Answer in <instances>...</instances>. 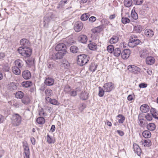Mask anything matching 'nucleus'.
<instances>
[{"label":"nucleus","instance_id":"nucleus-46","mask_svg":"<svg viewBox=\"0 0 158 158\" xmlns=\"http://www.w3.org/2000/svg\"><path fill=\"white\" fill-rule=\"evenodd\" d=\"M139 117L140 115H139L138 116V119L139 122V125L141 127H143L145 126L143 120L145 121L146 120H144L143 118H139Z\"/></svg>","mask_w":158,"mask_h":158},{"label":"nucleus","instance_id":"nucleus-37","mask_svg":"<svg viewBox=\"0 0 158 158\" xmlns=\"http://www.w3.org/2000/svg\"><path fill=\"white\" fill-rule=\"evenodd\" d=\"M114 55L115 56L118 57L121 55V50L119 48H115L114 51Z\"/></svg>","mask_w":158,"mask_h":158},{"label":"nucleus","instance_id":"nucleus-40","mask_svg":"<svg viewBox=\"0 0 158 158\" xmlns=\"http://www.w3.org/2000/svg\"><path fill=\"white\" fill-rule=\"evenodd\" d=\"M36 122L39 124H43L45 123V120L44 118L40 117L37 118Z\"/></svg>","mask_w":158,"mask_h":158},{"label":"nucleus","instance_id":"nucleus-21","mask_svg":"<svg viewBox=\"0 0 158 158\" xmlns=\"http://www.w3.org/2000/svg\"><path fill=\"white\" fill-rule=\"evenodd\" d=\"M88 94L86 92H82L80 94V97L81 99L85 100H87L88 97Z\"/></svg>","mask_w":158,"mask_h":158},{"label":"nucleus","instance_id":"nucleus-57","mask_svg":"<svg viewBox=\"0 0 158 158\" xmlns=\"http://www.w3.org/2000/svg\"><path fill=\"white\" fill-rule=\"evenodd\" d=\"M136 2V4L137 5H140L143 2V0H134Z\"/></svg>","mask_w":158,"mask_h":158},{"label":"nucleus","instance_id":"nucleus-19","mask_svg":"<svg viewBox=\"0 0 158 158\" xmlns=\"http://www.w3.org/2000/svg\"><path fill=\"white\" fill-rule=\"evenodd\" d=\"M81 91V89L77 88L75 89L71 90L69 94L71 97H75L77 95V92Z\"/></svg>","mask_w":158,"mask_h":158},{"label":"nucleus","instance_id":"nucleus-29","mask_svg":"<svg viewBox=\"0 0 158 158\" xmlns=\"http://www.w3.org/2000/svg\"><path fill=\"white\" fill-rule=\"evenodd\" d=\"M156 125L153 123H150L147 125V128L149 131H153L156 128Z\"/></svg>","mask_w":158,"mask_h":158},{"label":"nucleus","instance_id":"nucleus-43","mask_svg":"<svg viewBox=\"0 0 158 158\" xmlns=\"http://www.w3.org/2000/svg\"><path fill=\"white\" fill-rule=\"evenodd\" d=\"M117 117L120 118L118 120V123H123L125 120V117L122 114H118Z\"/></svg>","mask_w":158,"mask_h":158},{"label":"nucleus","instance_id":"nucleus-38","mask_svg":"<svg viewBox=\"0 0 158 158\" xmlns=\"http://www.w3.org/2000/svg\"><path fill=\"white\" fill-rule=\"evenodd\" d=\"M88 46L90 49L93 50H95L97 48V44L95 43H90L88 44Z\"/></svg>","mask_w":158,"mask_h":158},{"label":"nucleus","instance_id":"nucleus-34","mask_svg":"<svg viewBox=\"0 0 158 158\" xmlns=\"http://www.w3.org/2000/svg\"><path fill=\"white\" fill-rule=\"evenodd\" d=\"M131 18L134 20H136L138 18V15L137 13L135 12L134 9H132L131 12Z\"/></svg>","mask_w":158,"mask_h":158},{"label":"nucleus","instance_id":"nucleus-31","mask_svg":"<svg viewBox=\"0 0 158 158\" xmlns=\"http://www.w3.org/2000/svg\"><path fill=\"white\" fill-rule=\"evenodd\" d=\"M24 96V94L22 91H19L16 92L15 94V96L16 98L21 99Z\"/></svg>","mask_w":158,"mask_h":158},{"label":"nucleus","instance_id":"nucleus-11","mask_svg":"<svg viewBox=\"0 0 158 158\" xmlns=\"http://www.w3.org/2000/svg\"><path fill=\"white\" fill-rule=\"evenodd\" d=\"M130 52V50L128 49L124 50L121 54L122 58L123 59H127L129 56Z\"/></svg>","mask_w":158,"mask_h":158},{"label":"nucleus","instance_id":"nucleus-51","mask_svg":"<svg viewBox=\"0 0 158 158\" xmlns=\"http://www.w3.org/2000/svg\"><path fill=\"white\" fill-rule=\"evenodd\" d=\"M71 87L68 85H66L64 89V91L66 93L69 94L71 90Z\"/></svg>","mask_w":158,"mask_h":158},{"label":"nucleus","instance_id":"nucleus-36","mask_svg":"<svg viewBox=\"0 0 158 158\" xmlns=\"http://www.w3.org/2000/svg\"><path fill=\"white\" fill-rule=\"evenodd\" d=\"M22 102L24 104H28L30 102V99L28 96H24L22 100Z\"/></svg>","mask_w":158,"mask_h":158},{"label":"nucleus","instance_id":"nucleus-48","mask_svg":"<svg viewBox=\"0 0 158 158\" xmlns=\"http://www.w3.org/2000/svg\"><path fill=\"white\" fill-rule=\"evenodd\" d=\"M89 18V14L88 13H85L83 14L81 16V19L82 21L86 20Z\"/></svg>","mask_w":158,"mask_h":158},{"label":"nucleus","instance_id":"nucleus-12","mask_svg":"<svg viewBox=\"0 0 158 158\" xmlns=\"http://www.w3.org/2000/svg\"><path fill=\"white\" fill-rule=\"evenodd\" d=\"M22 75L23 78L26 80L29 79L31 77V73L28 70H25L23 72Z\"/></svg>","mask_w":158,"mask_h":158},{"label":"nucleus","instance_id":"nucleus-14","mask_svg":"<svg viewBox=\"0 0 158 158\" xmlns=\"http://www.w3.org/2000/svg\"><path fill=\"white\" fill-rule=\"evenodd\" d=\"M78 40L79 41L84 44L87 41L88 39L85 35H81L78 37Z\"/></svg>","mask_w":158,"mask_h":158},{"label":"nucleus","instance_id":"nucleus-49","mask_svg":"<svg viewBox=\"0 0 158 158\" xmlns=\"http://www.w3.org/2000/svg\"><path fill=\"white\" fill-rule=\"evenodd\" d=\"M152 115L150 114L147 113L145 116V118L148 121H151L152 119Z\"/></svg>","mask_w":158,"mask_h":158},{"label":"nucleus","instance_id":"nucleus-1","mask_svg":"<svg viewBox=\"0 0 158 158\" xmlns=\"http://www.w3.org/2000/svg\"><path fill=\"white\" fill-rule=\"evenodd\" d=\"M29 43V41L26 39H22L20 42V45L23 46L19 48L18 52L22 56L24 57L29 56L31 54V50L27 47Z\"/></svg>","mask_w":158,"mask_h":158},{"label":"nucleus","instance_id":"nucleus-63","mask_svg":"<svg viewBox=\"0 0 158 158\" xmlns=\"http://www.w3.org/2000/svg\"><path fill=\"white\" fill-rule=\"evenodd\" d=\"M48 67L50 69L52 68L53 67V64L52 63L48 62L47 64Z\"/></svg>","mask_w":158,"mask_h":158},{"label":"nucleus","instance_id":"nucleus-17","mask_svg":"<svg viewBox=\"0 0 158 158\" xmlns=\"http://www.w3.org/2000/svg\"><path fill=\"white\" fill-rule=\"evenodd\" d=\"M15 66L21 69L23 66L24 64L23 61L20 59L16 60L15 62Z\"/></svg>","mask_w":158,"mask_h":158},{"label":"nucleus","instance_id":"nucleus-45","mask_svg":"<svg viewBox=\"0 0 158 158\" xmlns=\"http://www.w3.org/2000/svg\"><path fill=\"white\" fill-rule=\"evenodd\" d=\"M47 140L49 143H53L54 142V140L53 137L50 136L49 135H47Z\"/></svg>","mask_w":158,"mask_h":158},{"label":"nucleus","instance_id":"nucleus-2","mask_svg":"<svg viewBox=\"0 0 158 158\" xmlns=\"http://www.w3.org/2000/svg\"><path fill=\"white\" fill-rule=\"evenodd\" d=\"M89 57L85 55H80L77 56V63L80 66H83L89 61Z\"/></svg>","mask_w":158,"mask_h":158},{"label":"nucleus","instance_id":"nucleus-55","mask_svg":"<svg viewBox=\"0 0 158 158\" xmlns=\"http://www.w3.org/2000/svg\"><path fill=\"white\" fill-rule=\"evenodd\" d=\"M45 93L46 96H48V97H49L51 96L52 95V90L50 89H47L45 91Z\"/></svg>","mask_w":158,"mask_h":158},{"label":"nucleus","instance_id":"nucleus-44","mask_svg":"<svg viewBox=\"0 0 158 158\" xmlns=\"http://www.w3.org/2000/svg\"><path fill=\"white\" fill-rule=\"evenodd\" d=\"M71 52L73 53H76L78 51V48L75 46H71L70 48Z\"/></svg>","mask_w":158,"mask_h":158},{"label":"nucleus","instance_id":"nucleus-25","mask_svg":"<svg viewBox=\"0 0 158 158\" xmlns=\"http://www.w3.org/2000/svg\"><path fill=\"white\" fill-rule=\"evenodd\" d=\"M143 28L140 25H137L134 27V31L136 33H140L143 30Z\"/></svg>","mask_w":158,"mask_h":158},{"label":"nucleus","instance_id":"nucleus-18","mask_svg":"<svg viewBox=\"0 0 158 158\" xmlns=\"http://www.w3.org/2000/svg\"><path fill=\"white\" fill-rule=\"evenodd\" d=\"M144 34L147 37H151L153 35L154 32L152 30L148 29L145 30Z\"/></svg>","mask_w":158,"mask_h":158},{"label":"nucleus","instance_id":"nucleus-6","mask_svg":"<svg viewBox=\"0 0 158 158\" xmlns=\"http://www.w3.org/2000/svg\"><path fill=\"white\" fill-rule=\"evenodd\" d=\"M23 148L25 155H24V158H30V152L28 144L26 142L23 143Z\"/></svg>","mask_w":158,"mask_h":158},{"label":"nucleus","instance_id":"nucleus-30","mask_svg":"<svg viewBox=\"0 0 158 158\" xmlns=\"http://www.w3.org/2000/svg\"><path fill=\"white\" fill-rule=\"evenodd\" d=\"M61 66L65 69H68L69 67V64L66 60H63L61 62Z\"/></svg>","mask_w":158,"mask_h":158},{"label":"nucleus","instance_id":"nucleus-59","mask_svg":"<svg viewBox=\"0 0 158 158\" xmlns=\"http://www.w3.org/2000/svg\"><path fill=\"white\" fill-rule=\"evenodd\" d=\"M96 18L94 16L91 17L89 19V20L90 22L93 23L96 21Z\"/></svg>","mask_w":158,"mask_h":158},{"label":"nucleus","instance_id":"nucleus-47","mask_svg":"<svg viewBox=\"0 0 158 158\" xmlns=\"http://www.w3.org/2000/svg\"><path fill=\"white\" fill-rule=\"evenodd\" d=\"M97 67V65L94 63H92L90 66V70L93 72L95 71Z\"/></svg>","mask_w":158,"mask_h":158},{"label":"nucleus","instance_id":"nucleus-53","mask_svg":"<svg viewBox=\"0 0 158 158\" xmlns=\"http://www.w3.org/2000/svg\"><path fill=\"white\" fill-rule=\"evenodd\" d=\"M122 22L123 24H125L130 22V20L128 18L126 17H123L122 19Z\"/></svg>","mask_w":158,"mask_h":158},{"label":"nucleus","instance_id":"nucleus-52","mask_svg":"<svg viewBox=\"0 0 158 158\" xmlns=\"http://www.w3.org/2000/svg\"><path fill=\"white\" fill-rule=\"evenodd\" d=\"M107 49L108 52L109 53H112L114 50L113 46L112 45H110L108 46L107 47Z\"/></svg>","mask_w":158,"mask_h":158},{"label":"nucleus","instance_id":"nucleus-60","mask_svg":"<svg viewBox=\"0 0 158 158\" xmlns=\"http://www.w3.org/2000/svg\"><path fill=\"white\" fill-rule=\"evenodd\" d=\"M5 118L2 115L0 114V123H2L5 120Z\"/></svg>","mask_w":158,"mask_h":158},{"label":"nucleus","instance_id":"nucleus-56","mask_svg":"<svg viewBox=\"0 0 158 158\" xmlns=\"http://www.w3.org/2000/svg\"><path fill=\"white\" fill-rule=\"evenodd\" d=\"M39 115L40 116H45L46 115V114L45 113L43 109H41L39 110Z\"/></svg>","mask_w":158,"mask_h":158},{"label":"nucleus","instance_id":"nucleus-5","mask_svg":"<svg viewBox=\"0 0 158 158\" xmlns=\"http://www.w3.org/2000/svg\"><path fill=\"white\" fill-rule=\"evenodd\" d=\"M105 91L106 92H110L114 88V85L111 82L105 83L103 86Z\"/></svg>","mask_w":158,"mask_h":158},{"label":"nucleus","instance_id":"nucleus-15","mask_svg":"<svg viewBox=\"0 0 158 158\" xmlns=\"http://www.w3.org/2000/svg\"><path fill=\"white\" fill-rule=\"evenodd\" d=\"M155 61L154 58L151 56L148 57L146 60V63L148 65H151L154 64Z\"/></svg>","mask_w":158,"mask_h":158},{"label":"nucleus","instance_id":"nucleus-64","mask_svg":"<svg viewBox=\"0 0 158 158\" xmlns=\"http://www.w3.org/2000/svg\"><path fill=\"white\" fill-rule=\"evenodd\" d=\"M116 15L115 14H114L113 15H110L109 16V19H113L115 18Z\"/></svg>","mask_w":158,"mask_h":158},{"label":"nucleus","instance_id":"nucleus-3","mask_svg":"<svg viewBox=\"0 0 158 158\" xmlns=\"http://www.w3.org/2000/svg\"><path fill=\"white\" fill-rule=\"evenodd\" d=\"M140 41L137 39V37L135 35H131L130 37L129 42L128 43V46L131 48H134L139 44Z\"/></svg>","mask_w":158,"mask_h":158},{"label":"nucleus","instance_id":"nucleus-23","mask_svg":"<svg viewBox=\"0 0 158 158\" xmlns=\"http://www.w3.org/2000/svg\"><path fill=\"white\" fill-rule=\"evenodd\" d=\"M54 83V80L52 78L49 77L46 78L44 81V83L47 85H52Z\"/></svg>","mask_w":158,"mask_h":158},{"label":"nucleus","instance_id":"nucleus-8","mask_svg":"<svg viewBox=\"0 0 158 158\" xmlns=\"http://www.w3.org/2000/svg\"><path fill=\"white\" fill-rule=\"evenodd\" d=\"M56 50L57 51L64 52L67 51L66 47L65 45L62 43L58 44L55 48Z\"/></svg>","mask_w":158,"mask_h":158},{"label":"nucleus","instance_id":"nucleus-22","mask_svg":"<svg viewBox=\"0 0 158 158\" xmlns=\"http://www.w3.org/2000/svg\"><path fill=\"white\" fill-rule=\"evenodd\" d=\"M12 70L13 73L16 75H19L21 73V71L20 69L17 66L12 67Z\"/></svg>","mask_w":158,"mask_h":158},{"label":"nucleus","instance_id":"nucleus-54","mask_svg":"<svg viewBox=\"0 0 158 158\" xmlns=\"http://www.w3.org/2000/svg\"><path fill=\"white\" fill-rule=\"evenodd\" d=\"M9 87H10V89L11 90L15 89L17 88V87L15 85V83L14 82L10 83L9 84Z\"/></svg>","mask_w":158,"mask_h":158},{"label":"nucleus","instance_id":"nucleus-16","mask_svg":"<svg viewBox=\"0 0 158 158\" xmlns=\"http://www.w3.org/2000/svg\"><path fill=\"white\" fill-rule=\"evenodd\" d=\"M67 53V51L64 52H57L55 55V56L56 59H60L62 58Z\"/></svg>","mask_w":158,"mask_h":158},{"label":"nucleus","instance_id":"nucleus-10","mask_svg":"<svg viewBox=\"0 0 158 158\" xmlns=\"http://www.w3.org/2000/svg\"><path fill=\"white\" fill-rule=\"evenodd\" d=\"M83 27V24L82 23L80 22H78L75 24L74 29L75 31L79 32L82 30Z\"/></svg>","mask_w":158,"mask_h":158},{"label":"nucleus","instance_id":"nucleus-33","mask_svg":"<svg viewBox=\"0 0 158 158\" xmlns=\"http://www.w3.org/2000/svg\"><path fill=\"white\" fill-rule=\"evenodd\" d=\"M132 0H124V6L127 7H129L132 5Z\"/></svg>","mask_w":158,"mask_h":158},{"label":"nucleus","instance_id":"nucleus-24","mask_svg":"<svg viewBox=\"0 0 158 158\" xmlns=\"http://www.w3.org/2000/svg\"><path fill=\"white\" fill-rule=\"evenodd\" d=\"M45 98L47 100H48L50 103L52 104L56 105H59V103L56 99H52L49 97H47Z\"/></svg>","mask_w":158,"mask_h":158},{"label":"nucleus","instance_id":"nucleus-9","mask_svg":"<svg viewBox=\"0 0 158 158\" xmlns=\"http://www.w3.org/2000/svg\"><path fill=\"white\" fill-rule=\"evenodd\" d=\"M52 18L51 15L50 14L47 15L44 18V26L45 28L48 27V23L50 21L52 20Z\"/></svg>","mask_w":158,"mask_h":158},{"label":"nucleus","instance_id":"nucleus-13","mask_svg":"<svg viewBox=\"0 0 158 158\" xmlns=\"http://www.w3.org/2000/svg\"><path fill=\"white\" fill-rule=\"evenodd\" d=\"M133 146L135 152L138 156H140L141 153V150L139 146L136 143H134L133 144Z\"/></svg>","mask_w":158,"mask_h":158},{"label":"nucleus","instance_id":"nucleus-4","mask_svg":"<svg viewBox=\"0 0 158 158\" xmlns=\"http://www.w3.org/2000/svg\"><path fill=\"white\" fill-rule=\"evenodd\" d=\"M21 117L18 114H15L13 115L12 123L15 126H19L21 123Z\"/></svg>","mask_w":158,"mask_h":158},{"label":"nucleus","instance_id":"nucleus-41","mask_svg":"<svg viewBox=\"0 0 158 158\" xmlns=\"http://www.w3.org/2000/svg\"><path fill=\"white\" fill-rule=\"evenodd\" d=\"M142 144L145 147H149L151 145L152 143L149 139H147L145 140Z\"/></svg>","mask_w":158,"mask_h":158},{"label":"nucleus","instance_id":"nucleus-39","mask_svg":"<svg viewBox=\"0 0 158 158\" xmlns=\"http://www.w3.org/2000/svg\"><path fill=\"white\" fill-rule=\"evenodd\" d=\"M10 103L12 106L16 108H18L19 106V103L16 101L14 100L10 101Z\"/></svg>","mask_w":158,"mask_h":158},{"label":"nucleus","instance_id":"nucleus-20","mask_svg":"<svg viewBox=\"0 0 158 158\" xmlns=\"http://www.w3.org/2000/svg\"><path fill=\"white\" fill-rule=\"evenodd\" d=\"M149 110V106L146 104L142 105L140 107V110L142 112L146 113Z\"/></svg>","mask_w":158,"mask_h":158},{"label":"nucleus","instance_id":"nucleus-27","mask_svg":"<svg viewBox=\"0 0 158 158\" xmlns=\"http://www.w3.org/2000/svg\"><path fill=\"white\" fill-rule=\"evenodd\" d=\"M102 30V26H100L93 29L92 30V31L94 33H98L101 31Z\"/></svg>","mask_w":158,"mask_h":158},{"label":"nucleus","instance_id":"nucleus-58","mask_svg":"<svg viewBox=\"0 0 158 158\" xmlns=\"http://www.w3.org/2000/svg\"><path fill=\"white\" fill-rule=\"evenodd\" d=\"M147 85L146 84L142 83L139 84V87L140 88H144L147 87Z\"/></svg>","mask_w":158,"mask_h":158},{"label":"nucleus","instance_id":"nucleus-26","mask_svg":"<svg viewBox=\"0 0 158 158\" xmlns=\"http://www.w3.org/2000/svg\"><path fill=\"white\" fill-rule=\"evenodd\" d=\"M150 112L153 117L158 119V117L157 116V115L158 114V111L155 109L152 108L150 110Z\"/></svg>","mask_w":158,"mask_h":158},{"label":"nucleus","instance_id":"nucleus-32","mask_svg":"<svg viewBox=\"0 0 158 158\" xmlns=\"http://www.w3.org/2000/svg\"><path fill=\"white\" fill-rule=\"evenodd\" d=\"M143 136L145 138H149L151 137V134L148 131H145L142 133Z\"/></svg>","mask_w":158,"mask_h":158},{"label":"nucleus","instance_id":"nucleus-28","mask_svg":"<svg viewBox=\"0 0 158 158\" xmlns=\"http://www.w3.org/2000/svg\"><path fill=\"white\" fill-rule=\"evenodd\" d=\"M118 37L116 36H113L110 39L109 42L111 44H114L118 41Z\"/></svg>","mask_w":158,"mask_h":158},{"label":"nucleus","instance_id":"nucleus-7","mask_svg":"<svg viewBox=\"0 0 158 158\" xmlns=\"http://www.w3.org/2000/svg\"><path fill=\"white\" fill-rule=\"evenodd\" d=\"M128 69L129 71L135 74H138L141 71V69L138 67L132 65L128 66Z\"/></svg>","mask_w":158,"mask_h":158},{"label":"nucleus","instance_id":"nucleus-42","mask_svg":"<svg viewBox=\"0 0 158 158\" xmlns=\"http://www.w3.org/2000/svg\"><path fill=\"white\" fill-rule=\"evenodd\" d=\"M148 54L147 51L146 50H144L140 52V56L141 58H144L147 56Z\"/></svg>","mask_w":158,"mask_h":158},{"label":"nucleus","instance_id":"nucleus-61","mask_svg":"<svg viewBox=\"0 0 158 158\" xmlns=\"http://www.w3.org/2000/svg\"><path fill=\"white\" fill-rule=\"evenodd\" d=\"M117 132L118 134L121 136H123L124 134L123 132L121 130H118L117 131Z\"/></svg>","mask_w":158,"mask_h":158},{"label":"nucleus","instance_id":"nucleus-62","mask_svg":"<svg viewBox=\"0 0 158 158\" xmlns=\"http://www.w3.org/2000/svg\"><path fill=\"white\" fill-rule=\"evenodd\" d=\"M5 152L4 151L3 149L0 150V158L2 157Z\"/></svg>","mask_w":158,"mask_h":158},{"label":"nucleus","instance_id":"nucleus-35","mask_svg":"<svg viewBox=\"0 0 158 158\" xmlns=\"http://www.w3.org/2000/svg\"><path fill=\"white\" fill-rule=\"evenodd\" d=\"M32 83L30 81H26L23 82L22 83V85L23 86L26 88H27L31 85Z\"/></svg>","mask_w":158,"mask_h":158},{"label":"nucleus","instance_id":"nucleus-50","mask_svg":"<svg viewBox=\"0 0 158 158\" xmlns=\"http://www.w3.org/2000/svg\"><path fill=\"white\" fill-rule=\"evenodd\" d=\"M99 92L98 95L100 97H102L104 95V92H105L104 89L101 87H99Z\"/></svg>","mask_w":158,"mask_h":158}]
</instances>
